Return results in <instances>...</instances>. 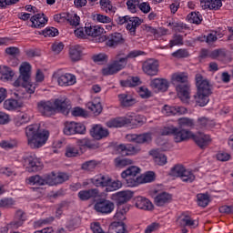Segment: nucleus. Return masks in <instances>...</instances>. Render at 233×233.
Returning a JSON list of instances; mask_svg holds the SVG:
<instances>
[{"mask_svg":"<svg viewBox=\"0 0 233 233\" xmlns=\"http://www.w3.org/2000/svg\"><path fill=\"white\" fill-rule=\"evenodd\" d=\"M114 198L119 205H123L125 203H127V201H130L132 198H134V193L131 190H123L116 192L114 195Z\"/></svg>","mask_w":233,"mask_h":233,"instance_id":"28","label":"nucleus"},{"mask_svg":"<svg viewBox=\"0 0 233 233\" xmlns=\"http://www.w3.org/2000/svg\"><path fill=\"white\" fill-rule=\"evenodd\" d=\"M211 59H223L227 57V51L224 49H215L209 54Z\"/></svg>","mask_w":233,"mask_h":233,"instance_id":"52","label":"nucleus"},{"mask_svg":"<svg viewBox=\"0 0 233 233\" xmlns=\"http://www.w3.org/2000/svg\"><path fill=\"white\" fill-rule=\"evenodd\" d=\"M53 80L56 81L58 86H74L77 83V78L74 74L64 73L57 70L53 74Z\"/></svg>","mask_w":233,"mask_h":233,"instance_id":"7","label":"nucleus"},{"mask_svg":"<svg viewBox=\"0 0 233 233\" xmlns=\"http://www.w3.org/2000/svg\"><path fill=\"white\" fill-rule=\"evenodd\" d=\"M68 56L74 63L81 61L85 56V47L79 45L72 46L69 47Z\"/></svg>","mask_w":233,"mask_h":233,"instance_id":"17","label":"nucleus"},{"mask_svg":"<svg viewBox=\"0 0 233 233\" xmlns=\"http://www.w3.org/2000/svg\"><path fill=\"white\" fill-rule=\"evenodd\" d=\"M71 115L74 116V117H87L88 112L79 106H76L71 110Z\"/></svg>","mask_w":233,"mask_h":233,"instance_id":"54","label":"nucleus"},{"mask_svg":"<svg viewBox=\"0 0 233 233\" xmlns=\"http://www.w3.org/2000/svg\"><path fill=\"white\" fill-rule=\"evenodd\" d=\"M142 23L143 19L137 16L126 15L119 18L120 25L127 24L126 28L128 30L130 35H136V30H137L138 26H141Z\"/></svg>","mask_w":233,"mask_h":233,"instance_id":"8","label":"nucleus"},{"mask_svg":"<svg viewBox=\"0 0 233 233\" xmlns=\"http://www.w3.org/2000/svg\"><path fill=\"white\" fill-rule=\"evenodd\" d=\"M91 17L93 21H96L97 23H104V24L112 23V18L105 15L93 14Z\"/></svg>","mask_w":233,"mask_h":233,"instance_id":"49","label":"nucleus"},{"mask_svg":"<svg viewBox=\"0 0 233 233\" xmlns=\"http://www.w3.org/2000/svg\"><path fill=\"white\" fill-rule=\"evenodd\" d=\"M125 125H128L127 120V116L112 118L106 123V126L108 128H121V127H125Z\"/></svg>","mask_w":233,"mask_h":233,"instance_id":"33","label":"nucleus"},{"mask_svg":"<svg viewBox=\"0 0 233 233\" xmlns=\"http://www.w3.org/2000/svg\"><path fill=\"white\" fill-rule=\"evenodd\" d=\"M178 223L180 227H189V228H196L199 225L198 220L192 219V218L188 216L180 217Z\"/></svg>","mask_w":233,"mask_h":233,"instance_id":"35","label":"nucleus"},{"mask_svg":"<svg viewBox=\"0 0 233 233\" xmlns=\"http://www.w3.org/2000/svg\"><path fill=\"white\" fill-rule=\"evenodd\" d=\"M122 43H125V39L123 38V35H121V33L111 34L106 39V46L109 48H116L117 45H122Z\"/></svg>","mask_w":233,"mask_h":233,"instance_id":"23","label":"nucleus"},{"mask_svg":"<svg viewBox=\"0 0 233 233\" xmlns=\"http://www.w3.org/2000/svg\"><path fill=\"white\" fill-rule=\"evenodd\" d=\"M177 124L180 128H190V127H194V120L182 117L177 120Z\"/></svg>","mask_w":233,"mask_h":233,"instance_id":"51","label":"nucleus"},{"mask_svg":"<svg viewBox=\"0 0 233 233\" xmlns=\"http://www.w3.org/2000/svg\"><path fill=\"white\" fill-rule=\"evenodd\" d=\"M193 133L186 130L175 127L173 130V139L175 143H183V141H187L192 137Z\"/></svg>","mask_w":233,"mask_h":233,"instance_id":"16","label":"nucleus"},{"mask_svg":"<svg viewBox=\"0 0 233 233\" xmlns=\"http://www.w3.org/2000/svg\"><path fill=\"white\" fill-rule=\"evenodd\" d=\"M48 23V17L43 13L36 14L28 21V26L31 28H43Z\"/></svg>","mask_w":233,"mask_h":233,"instance_id":"13","label":"nucleus"},{"mask_svg":"<svg viewBox=\"0 0 233 233\" xmlns=\"http://www.w3.org/2000/svg\"><path fill=\"white\" fill-rule=\"evenodd\" d=\"M144 54L145 52L139 50L131 51L128 54L125 51H119L116 55L115 60L107 67L102 69L103 76H114L117 72H121V70L127 68L128 59H136V57H139V56Z\"/></svg>","mask_w":233,"mask_h":233,"instance_id":"1","label":"nucleus"},{"mask_svg":"<svg viewBox=\"0 0 233 233\" xmlns=\"http://www.w3.org/2000/svg\"><path fill=\"white\" fill-rule=\"evenodd\" d=\"M127 125H132L133 127H143L145 123H147V117L141 116V115H127Z\"/></svg>","mask_w":233,"mask_h":233,"instance_id":"29","label":"nucleus"},{"mask_svg":"<svg viewBox=\"0 0 233 233\" xmlns=\"http://www.w3.org/2000/svg\"><path fill=\"white\" fill-rule=\"evenodd\" d=\"M100 8L106 14H116V7L112 5V1L110 0H100L99 1Z\"/></svg>","mask_w":233,"mask_h":233,"instance_id":"38","label":"nucleus"},{"mask_svg":"<svg viewBox=\"0 0 233 233\" xmlns=\"http://www.w3.org/2000/svg\"><path fill=\"white\" fill-rule=\"evenodd\" d=\"M170 201H172V195L167 192L159 193L155 197V205H157V207H165V205H168Z\"/></svg>","mask_w":233,"mask_h":233,"instance_id":"30","label":"nucleus"},{"mask_svg":"<svg viewBox=\"0 0 233 233\" xmlns=\"http://www.w3.org/2000/svg\"><path fill=\"white\" fill-rule=\"evenodd\" d=\"M54 19L56 23H66L68 19V14L67 13H61L58 15H54Z\"/></svg>","mask_w":233,"mask_h":233,"instance_id":"64","label":"nucleus"},{"mask_svg":"<svg viewBox=\"0 0 233 233\" xmlns=\"http://www.w3.org/2000/svg\"><path fill=\"white\" fill-rule=\"evenodd\" d=\"M65 156L66 157H77L79 156V148L76 146H67Z\"/></svg>","mask_w":233,"mask_h":233,"instance_id":"48","label":"nucleus"},{"mask_svg":"<svg viewBox=\"0 0 233 233\" xmlns=\"http://www.w3.org/2000/svg\"><path fill=\"white\" fill-rule=\"evenodd\" d=\"M15 219L9 223L6 228H0V233H8V228H19L26 221V214L21 210L16 211Z\"/></svg>","mask_w":233,"mask_h":233,"instance_id":"10","label":"nucleus"},{"mask_svg":"<svg viewBox=\"0 0 233 233\" xmlns=\"http://www.w3.org/2000/svg\"><path fill=\"white\" fill-rule=\"evenodd\" d=\"M108 129L101 127V125H94L90 130V135L94 139H103L105 137H108Z\"/></svg>","mask_w":233,"mask_h":233,"instance_id":"21","label":"nucleus"},{"mask_svg":"<svg viewBox=\"0 0 233 233\" xmlns=\"http://www.w3.org/2000/svg\"><path fill=\"white\" fill-rule=\"evenodd\" d=\"M121 86H137L139 85V77H129L127 80L120 81Z\"/></svg>","mask_w":233,"mask_h":233,"instance_id":"50","label":"nucleus"},{"mask_svg":"<svg viewBox=\"0 0 233 233\" xmlns=\"http://www.w3.org/2000/svg\"><path fill=\"white\" fill-rule=\"evenodd\" d=\"M123 187V183L120 180H114L108 183V185L106 187V192H116V190H119Z\"/></svg>","mask_w":233,"mask_h":233,"instance_id":"46","label":"nucleus"},{"mask_svg":"<svg viewBox=\"0 0 233 233\" xmlns=\"http://www.w3.org/2000/svg\"><path fill=\"white\" fill-rule=\"evenodd\" d=\"M19 77L14 82V86H23L27 94H34L37 84L30 82L32 76V65L28 62H23L19 67Z\"/></svg>","mask_w":233,"mask_h":233,"instance_id":"5","label":"nucleus"},{"mask_svg":"<svg viewBox=\"0 0 233 233\" xmlns=\"http://www.w3.org/2000/svg\"><path fill=\"white\" fill-rule=\"evenodd\" d=\"M63 131L66 136L76 135L75 122H66Z\"/></svg>","mask_w":233,"mask_h":233,"instance_id":"53","label":"nucleus"},{"mask_svg":"<svg viewBox=\"0 0 233 233\" xmlns=\"http://www.w3.org/2000/svg\"><path fill=\"white\" fill-rule=\"evenodd\" d=\"M88 35H91V37H99L105 32V29L99 25H93L88 28Z\"/></svg>","mask_w":233,"mask_h":233,"instance_id":"47","label":"nucleus"},{"mask_svg":"<svg viewBox=\"0 0 233 233\" xmlns=\"http://www.w3.org/2000/svg\"><path fill=\"white\" fill-rule=\"evenodd\" d=\"M15 76V72L7 66H0V80L12 81Z\"/></svg>","mask_w":233,"mask_h":233,"instance_id":"31","label":"nucleus"},{"mask_svg":"<svg viewBox=\"0 0 233 233\" xmlns=\"http://www.w3.org/2000/svg\"><path fill=\"white\" fill-rule=\"evenodd\" d=\"M191 137H193L195 143L200 148H207V147L212 143V137L210 135H207L205 133L198 132L196 135H193Z\"/></svg>","mask_w":233,"mask_h":233,"instance_id":"15","label":"nucleus"},{"mask_svg":"<svg viewBox=\"0 0 233 233\" xmlns=\"http://www.w3.org/2000/svg\"><path fill=\"white\" fill-rule=\"evenodd\" d=\"M197 94L194 96L195 103L198 106H207L212 94V85L208 79L205 78L201 74L196 75Z\"/></svg>","mask_w":233,"mask_h":233,"instance_id":"3","label":"nucleus"},{"mask_svg":"<svg viewBox=\"0 0 233 233\" xmlns=\"http://www.w3.org/2000/svg\"><path fill=\"white\" fill-rule=\"evenodd\" d=\"M93 208L96 212H99L100 214H112L116 206L114 205V202L110 200L101 199L95 203Z\"/></svg>","mask_w":233,"mask_h":233,"instance_id":"9","label":"nucleus"},{"mask_svg":"<svg viewBox=\"0 0 233 233\" xmlns=\"http://www.w3.org/2000/svg\"><path fill=\"white\" fill-rule=\"evenodd\" d=\"M117 97L120 106H123V108H129V106H134L137 103L134 96L127 93L119 94Z\"/></svg>","mask_w":233,"mask_h":233,"instance_id":"24","label":"nucleus"},{"mask_svg":"<svg viewBox=\"0 0 233 233\" xmlns=\"http://www.w3.org/2000/svg\"><path fill=\"white\" fill-rule=\"evenodd\" d=\"M187 168L181 164L175 165L170 170V176L172 177H181Z\"/></svg>","mask_w":233,"mask_h":233,"instance_id":"43","label":"nucleus"},{"mask_svg":"<svg viewBox=\"0 0 233 233\" xmlns=\"http://www.w3.org/2000/svg\"><path fill=\"white\" fill-rule=\"evenodd\" d=\"M58 34L59 31L56 27H46L43 31V35H45V37H56Z\"/></svg>","mask_w":233,"mask_h":233,"instance_id":"59","label":"nucleus"},{"mask_svg":"<svg viewBox=\"0 0 233 233\" xmlns=\"http://www.w3.org/2000/svg\"><path fill=\"white\" fill-rule=\"evenodd\" d=\"M150 156L154 158V161L159 167H163V165H167V156L165 154L159 152L157 149H153L149 152Z\"/></svg>","mask_w":233,"mask_h":233,"instance_id":"34","label":"nucleus"},{"mask_svg":"<svg viewBox=\"0 0 233 233\" xmlns=\"http://www.w3.org/2000/svg\"><path fill=\"white\" fill-rule=\"evenodd\" d=\"M25 137L27 145L30 148H41L46 145L48 137H50V131L46 129L41 130L39 124H32L25 127Z\"/></svg>","mask_w":233,"mask_h":233,"instance_id":"2","label":"nucleus"},{"mask_svg":"<svg viewBox=\"0 0 233 233\" xmlns=\"http://www.w3.org/2000/svg\"><path fill=\"white\" fill-rule=\"evenodd\" d=\"M127 10L131 12V14H136V12H137V6H139V1L127 0Z\"/></svg>","mask_w":233,"mask_h":233,"instance_id":"56","label":"nucleus"},{"mask_svg":"<svg viewBox=\"0 0 233 233\" xmlns=\"http://www.w3.org/2000/svg\"><path fill=\"white\" fill-rule=\"evenodd\" d=\"M122 179H126L127 187H138V185H141V182H139V177H122Z\"/></svg>","mask_w":233,"mask_h":233,"instance_id":"55","label":"nucleus"},{"mask_svg":"<svg viewBox=\"0 0 233 233\" xmlns=\"http://www.w3.org/2000/svg\"><path fill=\"white\" fill-rule=\"evenodd\" d=\"M183 45V36L179 35H175L173 39L169 41V48H174V46H179Z\"/></svg>","mask_w":233,"mask_h":233,"instance_id":"58","label":"nucleus"},{"mask_svg":"<svg viewBox=\"0 0 233 233\" xmlns=\"http://www.w3.org/2000/svg\"><path fill=\"white\" fill-rule=\"evenodd\" d=\"M188 82V74L185 72L174 73L171 76V83L173 85H187Z\"/></svg>","mask_w":233,"mask_h":233,"instance_id":"32","label":"nucleus"},{"mask_svg":"<svg viewBox=\"0 0 233 233\" xmlns=\"http://www.w3.org/2000/svg\"><path fill=\"white\" fill-rule=\"evenodd\" d=\"M89 110L93 116H99L103 112V106H101V100L99 98L95 99L89 106Z\"/></svg>","mask_w":233,"mask_h":233,"instance_id":"37","label":"nucleus"},{"mask_svg":"<svg viewBox=\"0 0 233 233\" xmlns=\"http://www.w3.org/2000/svg\"><path fill=\"white\" fill-rule=\"evenodd\" d=\"M150 86L156 92H167L168 90V81L164 78H155L151 80Z\"/></svg>","mask_w":233,"mask_h":233,"instance_id":"25","label":"nucleus"},{"mask_svg":"<svg viewBox=\"0 0 233 233\" xmlns=\"http://www.w3.org/2000/svg\"><path fill=\"white\" fill-rule=\"evenodd\" d=\"M198 127L199 128H212V121L206 117H200L198 120Z\"/></svg>","mask_w":233,"mask_h":233,"instance_id":"57","label":"nucleus"},{"mask_svg":"<svg viewBox=\"0 0 233 233\" xmlns=\"http://www.w3.org/2000/svg\"><path fill=\"white\" fill-rule=\"evenodd\" d=\"M65 181H68V175L66 173H59L58 175L51 173L44 177L35 175L26 179L27 185H36V187H43V185L54 187V185H61V183H65Z\"/></svg>","mask_w":233,"mask_h":233,"instance_id":"6","label":"nucleus"},{"mask_svg":"<svg viewBox=\"0 0 233 233\" xmlns=\"http://www.w3.org/2000/svg\"><path fill=\"white\" fill-rule=\"evenodd\" d=\"M37 108L40 114L45 117L54 116L56 112L65 114L68 110V102L65 98L56 99L55 101H40L37 103Z\"/></svg>","mask_w":233,"mask_h":233,"instance_id":"4","label":"nucleus"},{"mask_svg":"<svg viewBox=\"0 0 233 233\" xmlns=\"http://www.w3.org/2000/svg\"><path fill=\"white\" fill-rule=\"evenodd\" d=\"M134 203L136 208H139V210H154V204H152L148 198L144 197L135 198Z\"/></svg>","mask_w":233,"mask_h":233,"instance_id":"22","label":"nucleus"},{"mask_svg":"<svg viewBox=\"0 0 233 233\" xmlns=\"http://www.w3.org/2000/svg\"><path fill=\"white\" fill-rule=\"evenodd\" d=\"M3 106L5 110L14 112V110H17V108H23L25 106V104L21 100L8 98L4 101Z\"/></svg>","mask_w":233,"mask_h":233,"instance_id":"27","label":"nucleus"},{"mask_svg":"<svg viewBox=\"0 0 233 233\" xmlns=\"http://www.w3.org/2000/svg\"><path fill=\"white\" fill-rule=\"evenodd\" d=\"M197 201L198 207H208V203H210V198L207 194L200 193L197 195Z\"/></svg>","mask_w":233,"mask_h":233,"instance_id":"44","label":"nucleus"},{"mask_svg":"<svg viewBox=\"0 0 233 233\" xmlns=\"http://www.w3.org/2000/svg\"><path fill=\"white\" fill-rule=\"evenodd\" d=\"M117 151L122 154V156H137L141 152V147L139 146H133L132 144H121L117 147Z\"/></svg>","mask_w":233,"mask_h":233,"instance_id":"18","label":"nucleus"},{"mask_svg":"<svg viewBox=\"0 0 233 233\" xmlns=\"http://www.w3.org/2000/svg\"><path fill=\"white\" fill-rule=\"evenodd\" d=\"M200 6L203 10H219L223 6L221 0H200Z\"/></svg>","mask_w":233,"mask_h":233,"instance_id":"26","label":"nucleus"},{"mask_svg":"<svg viewBox=\"0 0 233 233\" xmlns=\"http://www.w3.org/2000/svg\"><path fill=\"white\" fill-rule=\"evenodd\" d=\"M138 181L140 185H143L145 183H152L154 179H156V175L152 171H148L145 174H142L141 176L138 177Z\"/></svg>","mask_w":233,"mask_h":233,"instance_id":"42","label":"nucleus"},{"mask_svg":"<svg viewBox=\"0 0 233 233\" xmlns=\"http://www.w3.org/2000/svg\"><path fill=\"white\" fill-rule=\"evenodd\" d=\"M30 121H32V111H22L13 118V125H15L16 128H19L20 127L28 125Z\"/></svg>","mask_w":233,"mask_h":233,"instance_id":"11","label":"nucleus"},{"mask_svg":"<svg viewBox=\"0 0 233 233\" xmlns=\"http://www.w3.org/2000/svg\"><path fill=\"white\" fill-rule=\"evenodd\" d=\"M176 106L166 105L163 106L162 114L164 116H176Z\"/></svg>","mask_w":233,"mask_h":233,"instance_id":"63","label":"nucleus"},{"mask_svg":"<svg viewBox=\"0 0 233 233\" xmlns=\"http://www.w3.org/2000/svg\"><path fill=\"white\" fill-rule=\"evenodd\" d=\"M198 40L201 42L206 41V43L211 45V43H216V41H218V36L216 35V34L210 33L207 36L204 35L198 37Z\"/></svg>","mask_w":233,"mask_h":233,"instance_id":"60","label":"nucleus"},{"mask_svg":"<svg viewBox=\"0 0 233 233\" xmlns=\"http://www.w3.org/2000/svg\"><path fill=\"white\" fill-rule=\"evenodd\" d=\"M187 19L189 23H192L193 25H199L201 21H203L201 14L196 12H192L187 15Z\"/></svg>","mask_w":233,"mask_h":233,"instance_id":"45","label":"nucleus"},{"mask_svg":"<svg viewBox=\"0 0 233 233\" xmlns=\"http://www.w3.org/2000/svg\"><path fill=\"white\" fill-rule=\"evenodd\" d=\"M142 70L147 76H157L159 72V62L154 59H148L143 63Z\"/></svg>","mask_w":233,"mask_h":233,"instance_id":"14","label":"nucleus"},{"mask_svg":"<svg viewBox=\"0 0 233 233\" xmlns=\"http://www.w3.org/2000/svg\"><path fill=\"white\" fill-rule=\"evenodd\" d=\"M67 21L72 26H77L79 25V21H81V18L79 15H77V14H68Z\"/></svg>","mask_w":233,"mask_h":233,"instance_id":"61","label":"nucleus"},{"mask_svg":"<svg viewBox=\"0 0 233 233\" xmlns=\"http://www.w3.org/2000/svg\"><path fill=\"white\" fill-rule=\"evenodd\" d=\"M159 228H161V224L157 222H153L146 228L145 233L157 232Z\"/></svg>","mask_w":233,"mask_h":233,"instance_id":"62","label":"nucleus"},{"mask_svg":"<svg viewBox=\"0 0 233 233\" xmlns=\"http://www.w3.org/2000/svg\"><path fill=\"white\" fill-rule=\"evenodd\" d=\"M110 233H128L127 225L123 222H113L109 227Z\"/></svg>","mask_w":233,"mask_h":233,"instance_id":"36","label":"nucleus"},{"mask_svg":"<svg viewBox=\"0 0 233 233\" xmlns=\"http://www.w3.org/2000/svg\"><path fill=\"white\" fill-rule=\"evenodd\" d=\"M114 163L116 168H125V167L134 165V160L130 158L116 157L115 158Z\"/></svg>","mask_w":233,"mask_h":233,"instance_id":"39","label":"nucleus"},{"mask_svg":"<svg viewBox=\"0 0 233 233\" xmlns=\"http://www.w3.org/2000/svg\"><path fill=\"white\" fill-rule=\"evenodd\" d=\"M176 90L182 103H188L190 101V86L188 84L177 85Z\"/></svg>","mask_w":233,"mask_h":233,"instance_id":"19","label":"nucleus"},{"mask_svg":"<svg viewBox=\"0 0 233 233\" xmlns=\"http://www.w3.org/2000/svg\"><path fill=\"white\" fill-rule=\"evenodd\" d=\"M126 139H127L130 143H137L138 145H143L145 143H150L152 141V133H143V134H128L126 136Z\"/></svg>","mask_w":233,"mask_h":233,"instance_id":"12","label":"nucleus"},{"mask_svg":"<svg viewBox=\"0 0 233 233\" xmlns=\"http://www.w3.org/2000/svg\"><path fill=\"white\" fill-rule=\"evenodd\" d=\"M141 169L136 166H131L121 173V177H137Z\"/></svg>","mask_w":233,"mask_h":233,"instance_id":"40","label":"nucleus"},{"mask_svg":"<svg viewBox=\"0 0 233 233\" xmlns=\"http://www.w3.org/2000/svg\"><path fill=\"white\" fill-rule=\"evenodd\" d=\"M25 162V165H27L29 172H37V170L43 168V163H41V160L35 156L27 157Z\"/></svg>","mask_w":233,"mask_h":233,"instance_id":"20","label":"nucleus"},{"mask_svg":"<svg viewBox=\"0 0 233 233\" xmlns=\"http://www.w3.org/2000/svg\"><path fill=\"white\" fill-rule=\"evenodd\" d=\"M181 181L184 183H194L196 181V175L190 169L184 170L182 176L180 177Z\"/></svg>","mask_w":233,"mask_h":233,"instance_id":"41","label":"nucleus"}]
</instances>
